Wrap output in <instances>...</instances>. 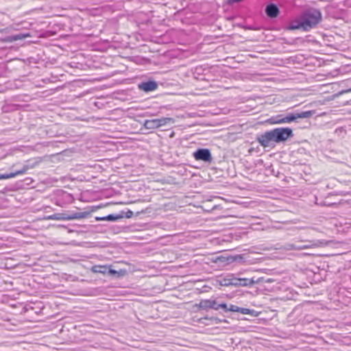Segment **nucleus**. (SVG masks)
Listing matches in <instances>:
<instances>
[{"instance_id":"1","label":"nucleus","mask_w":351,"mask_h":351,"mask_svg":"<svg viewBox=\"0 0 351 351\" xmlns=\"http://www.w3.org/2000/svg\"><path fill=\"white\" fill-rule=\"evenodd\" d=\"M293 136V130L289 128H275L260 135L257 140L263 147H269L271 141L275 143L284 142Z\"/></svg>"},{"instance_id":"2","label":"nucleus","mask_w":351,"mask_h":351,"mask_svg":"<svg viewBox=\"0 0 351 351\" xmlns=\"http://www.w3.org/2000/svg\"><path fill=\"white\" fill-rule=\"evenodd\" d=\"M313 114V111H305L296 113H289L287 114H278L270 117L267 120V123L271 125L289 123L296 121L298 119L309 118Z\"/></svg>"},{"instance_id":"3","label":"nucleus","mask_w":351,"mask_h":351,"mask_svg":"<svg viewBox=\"0 0 351 351\" xmlns=\"http://www.w3.org/2000/svg\"><path fill=\"white\" fill-rule=\"evenodd\" d=\"M304 26V31H308L316 26L321 20V13L316 9H311L305 12L302 16Z\"/></svg>"},{"instance_id":"4","label":"nucleus","mask_w":351,"mask_h":351,"mask_svg":"<svg viewBox=\"0 0 351 351\" xmlns=\"http://www.w3.org/2000/svg\"><path fill=\"white\" fill-rule=\"evenodd\" d=\"M175 120L171 117H162L160 119H154L151 120H145L143 123L145 128L147 130H154L162 126H165L169 123H173Z\"/></svg>"},{"instance_id":"5","label":"nucleus","mask_w":351,"mask_h":351,"mask_svg":"<svg viewBox=\"0 0 351 351\" xmlns=\"http://www.w3.org/2000/svg\"><path fill=\"white\" fill-rule=\"evenodd\" d=\"M193 156L197 160L210 162L212 160L210 152L208 149H198L194 152Z\"/></svg>"},{"instance_id":"6","label":"nucleus","mask_w":351,"mask_h":351,"mask_svg":"<svg viewBox=\"0 0 351 351\" xmlns=\"http://www.w3.org/2000/svg\"><path fill=\"white\" fill-rule=\"evenodd\" d=\"M217 303L215 300H202L197 306L204 310L214 309L218 310Z\"/></svg>"},{"instance_id":"7","label":"nucleus","mask_w":351,"mask_h":351,"mask_svg":"<svg viewBox=\"0 0 351 351\" xmlns=\"http://www.w3.org/2000/svg\"><path fill=\"white\" fill-rule=\"evenodd\" d=\"M138 88L145 92L155 90L158 88V84L155 81L144 82L138 84Z\"/></svg>"},{"instance_id":"8","label":"nucleus","mask_w":351,"mask_h":351,"mask_svg":"<svg viewBox=\"0 0 351 351\" xmlns=\"http://www.w3.org/2000/svg\"><path fill=\"white\" fill-rule=\"evenodd\" d=\"M265 12L269 17L275 18L279 14V9L276 5L271 3L267 5Z\"/></svg>"},{"instance_id":"9","label":"nucleus","mask_w":351,"mask_h":351,"mask_svg":"<svg viewBox=\"0 0 351 351\" xmlns=\"http://www.w3.org/2000/svg\"><path fill=\"white\" fill-rule=\"evenodd\" d=\"M328 241H309V244L307 245H301L299 243V246L303 247L302 250L308 249V248H314L318 247H323L328 245Z\"/></svg>"},{"instance_id":"10","label":"nucleus","mask_w":351,"mask_h":351,"mask_svg":"<svg viewBox=\"0 0 351 351\" xmlns=\"http://www.w3.org/2000/svg\"><path fill=\"white\" fill-rule=\"evenodd\" d=\"M28 169L27 167H23L21 169L18 170L15 172L6 174H0V180L9 179L14 178L16 176L24 174Z\"/></svg>"},{"instance_id":"11","label":"nucleus","mask_w":351,"mask_h":351,"mask_svg":"<svg viewBox=\"0 0 351 351\" xmlns=\"http://www.w3.org/2000/svg\"><path fill=\"white\" fill-rule=\"evenodd\" d=\"M87 216V213L85 212H77L71 214H67V221L73 219H84Z\"/></svg>"},{"instance_id":"12","label":"nucleus","mask_w":351,"mask_h":351,"mask_svg":"<svg viewBox=\"0 0 351 351\" xmlns=\"http://www.w3.org/2000/svg\"><path fill=\"white\" fill-rule=\"evenodd\" d=\"M108 267L107 265H95L92 267L91 270L94 273L108 275Z\"/></svg>"},{"instance_id":"13","label":"nucleus","mask_w":351,"mask_h":351,"mask_svg":"<svg viewBox=\"0 0 351 351\" xmlns=\"http://www.w3.org/2000/svg\"><path fill=\"white\" fill-rule=\"evenodd\" d=\"M289 29L292 30L302 29L303 30H304V26L302 20V16L300 18L299 20L293 21L290 25Z\"/></svg>"},{"instance_id":"14","label":"nucleus","mask_w":351,"mask_h":351,"mask_svg":"<svg viewBox=\"0 0 351 351\" xmlns=\"http://www.w3.org/2000/svg\"><path fill=\"white\" fill-rule=\"evenodd\" d=\"M47 219L51 220H67V214L66 213H56L46 217Z\"/></svg>"},{"instance_id":"15","label":"nucleus","mask_w":351,"mask_h":351,"mask_svg":"<svg viewBox=\"0 0 351 351\" xmlns=\"http://www.w3.org/2000/svg\"><path fill=\"white\" fill-rule=\"evenodd\" d=\"M302 248L303 247L299 246L298 243H287L282 247V249L285 250H302Z\"/></svg>"},{"instance_id":"16","label":"nucleus","mask_w":351,"mask_h":351,"mask_svg":"<svg viewBox=\"0 0 351 351\" xmlns=\"http://www.w3.org/2000/svg\"><path fill=\"white\" fill-rule=\"evenodd\" d=\"M256 283V281L252 278H241V287H251Z\"/></svg>"},{"instance_id":"17","label":"nucleus","mask_w":351,"mask_h":351,"mask_svg":"<svg viewBox=\"0 0 351 351\" xmlns=\"http://www.w3.org/2000/svg\"><path fill=\"white\" fill-rule=\"evenodd\" d=\"M121 218V216L120 215H108L106 217H101V218H97V220H102V221H116L119 219Z\"/></svg>"},{"instance_id":"18","label":"nucleus","mask_w":351,"mask_h":351,"mask_svg":"<svg viewBox=\"0 0 351 351\" xmlns=\"http://www.w3.org/2000/svg\"><path fill=\"white\" fill-rule=\"evenodd\" d=\"M219 282L221 286L228 287L231 286V284H232V278L226 277L219 280Z\"/></svg>"},{"instance_id":"19","label":"nucleus","mask_w":351,"mask_h":351,"mask_svg":"<svg viewBox=\"0 0 351 351\" xmlns=\"http://www.w3.org/2000/svg\"><path fill=\"white\" fill-rule=\"evenodd\" d=\"M124 273L123 271L122 270H120V271H117L115 269H111L108 267V276H114V275H117V276H121L123 275Z\"/></svg>"},{"instance_id":"20","label":"nucleus","mask_w":351,"mask_h":351,"mask_svg":"<svg viewBox=\"0 0 351 351\" xmlns=\"http://www.w3.org/2000/svg\"><path fill=\"white\" fill-rule=\"evenodd\" d=\"M28 35L23 34H19L14 35L11 37L10 40L15 41L19 40H23Z\"/></svg>"},{"instance_id":"21","label":"nucleus","mask_w":351,"mask_h":351,"mask_svg":"<svg viewBox=\"0 0 351 351\" xmlns=\"http://www.w3.org/2000/svg\"><path fill=\"white\" fill-rule=\"evenodd\" d=\"M232 284H231V286H234V287H240L241 286V278H232Z\"/></svg>"},{"instance_id":"22","label":"nucleus","mask_w":351,"mask_h":351,"mask_svg":"<svg viewBox=\"0 0 351 351\" xmlns=\"http://www.w3.org/2000/svg\"><path fill=\"white\" fill-rule=\"evenodd\" d=\"M251 312H252V311L249 308H241V307L239 308V313H241L243 315H250V314H251Z\"/></svg>"},{"instance_id":"23","label":"nucleus","mask_w":351,"mask_h":351,"mask_svg":"<svg viewBox=\"0 0 351 351\" xmlns=\"http://www.w3.org/2000/svg\"><path fill=\"white\" fill-rule=\"evenodd\" d=\"M239 306H236V305H233V304H231L229 307H228V311H231V312H238L239 311Z\"/></svg>"},{"instance_id":"24","label":"nucleus","mask_w":351,"mask_h":351,"mask_svg":"<svg viewBox=\"0 0 351 351\" xmlns=\"http://www.w3.org/2000/svg\"><path fill=\"white\" fill-rule=\"evenodd\" d=\"M217 306H218V310L221 308H223L225 311H228V307L227 304L225 303L217 304Z\"/></svg>"},{"instance_id":"25","label":"nucleus","mask_w":351,"mask_h":351,"mask_svg":"<svg viewBox=\"0 0 351 351\" xmlns=\"http://www.w3.org/2000/svg\"><path fill=\"white\" fill-rule=\"evenodd\" d=\"M225 257L223 256H218L217 258H216V259L215 261H213L215 263H217L218 261H225Z\"/></svg>"},{"instance_id":"26","label":"nucleus","mask_w":351,"mask_h":351,"mask_svg":"<svg viewBox=\"0 0 351 351\" xmlns=\"http://www.w3.org/2000/svg\"><path fill=\"white\" fill-rule=\"evenodd\" d=\"M348 92H351V88L350 89H348V90H342L340 94H343V93H348Z\"/></svg>"},{"instance_id":"27","label":"nucleus","mask_w":351,"mask_h":351,"mask_svg":"<svg viewBox=\"0 0 351 351\" xmlns=\"http://www.w3.org/2000/svg\"><path fill=\"white\" fill-rule=\"evenodd\" d=\"M173 135H174V133L173 132V133H171V134L170 135V136H171V137H173Z\"/></svg>"}]
</instances>
